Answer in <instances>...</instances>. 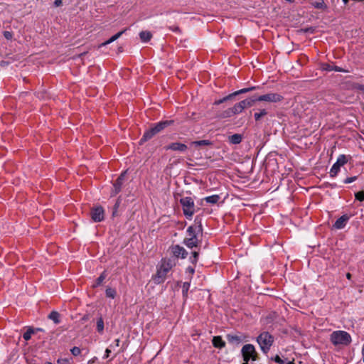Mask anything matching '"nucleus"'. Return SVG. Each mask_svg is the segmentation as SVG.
I'll return each instance as SVG.
<instances>
[{"mask_svg": "<svg viewBox=\"0 0 364 364\" xmlns=\"http://www.w3.org/2000/svg\"><path fill=\"white\" fill-rule=\"evenodd\" d=\"M173 266V263L171 259H162L154 278L155 282L157 284L164 282L168 272L171 269Z\"/></svg>", "mask_w": 364, "mask_h": 364, "instance_id": "1", "label": "nucleus"}, {"mask_svg": "<svg viewBox=\"0 0 364 364\" xmlns=\"http://www.w3.org/2000/svg\"><path fill=\"white\" fill-rule=\"evenodd\" d=\"M330 341L334 346H348L352 339L350 335L345 331H335L330 336Z\"/></svg>", "mask_w": 364, "mask_h": 364, "instance_id": "2", "label": "nucleus"}, {"mask_svg": "<svg viewBox=\"0 0 364 364\" xmlns=\"http://www.w3.org/2000/svg\"><path fill=\"white\" fill-rule=\"evenodd\" d=\"M262 351L267 353L274 343V337L267 331L261 333L257 338Z\"/></svg>", "mask_w": 364, "mask_h": 364, "instance_id": "3", "label": "nucleus"}, {"mask_svg": "<svg viewBox=\"0 0 364 364\" xmlns=\"http://www.w3.org/2000/svg\"><path fill=\"white\" fill-rule=\"evenodd\" d=\"M180 203L183 208V212L187 218H191L195 213V205L191 197H183L181 198Z\"/></svg>", "mask_w": 364, "mask_h": 364, "instance_id": "4", "label": "nucleus"}, {"mask_svg": "<svg viewBox=\"0 0 364 364\" xmlns=\"http://www.w3.org/2000/svg\"><path fill=\"white\" fill-rule=\"evenodd\" d=\"M241 353L245 362L255 361L257 359V353L255 348L252 344L245 345L241 350Z\"/></svg>", "mask_w": 364, "mask_h": 364, "instance_id": "5", "label": "nucleus"}, {"mask_svg": "<svg viewBox=\"0 0 364 364\" xmlns=\"http://www.w3.org/2000/svg\"><path fill=\"white\" fill-rule=\"evenodd\" d=\"M348 162V159L346 155H339L336 163L332 166L329 174L331 177H335L340 171L341 166H344Z\"/></svg>", "mask_w": 364, "mask_h": 364, "instance_id": "6", "label": "nucleus"}, {"mask_svg": "<svg viewBox=\"0 0 364 364\" xmlns=\"http://www.w3.org/2000/svg\"><path fill=\"white\" fill-rule=\"evenodd\" d=\"M259 102H279L283 100V96L278 93L269 92L257 97Z\"/></svg>", "mask_w": 364, "mask_h": 364, "instance_id": "7", "label": "nucleus"}, {"mask_svg": "<svg viewBox=\"0 0 364 364\" xmlns=\"http://www.w3.org/2000/svg\"><path fill=\"white\" fill-rule=\"evenodd\" d=\"M203 228L201 225V221L200 219L196 218L194 220V225L189 226L187 228L186 232L188 235V237H197V235L199 232H202Z\"/></svg>", "mask_w": 364, "mask_h": 364, "instance_id": "8", "label": "nucleus"}, {"mask_svg": "<svg viewBox=\"0 0 364 364\" xmlns=\"http://www.w3.org/2000/svg\"><path fill=\"white\" fill-rule=\"evenodd\" d=\"M90 215L93 221L100 222L105 218L104 209L101 206L94 208L90 212Z\"/></svg>", "mask_w": 364, "mask_h": 364, "instance_id": "9", "label": "nucleus"}, {"mask_svg": "<svg viewBox=\"0 0 364 364\" xmlns=\"http://www.w3.org/2000/svg\"><path fill=\"white\" fill-rule=\"evenodd\" d=\"M171 252L177 258L185 259L188 255L187 251L179 245H173L171 247Z\"/></svg>", "mask_w": 364, "mask_h": 364, "instance_id": "10", "label": "nucleus"}, {"mask_svg": "<svg viewBox=\"0 0 364 364\" xmlns=\"http://www.w3.org/2000/svg\"><path fill=\"white\" fill-rule=\"evenodd\" d=\"M125 176V172L121 173V175L117 178L116 181L113 185V190L112 191V196H115L118 193H119L122 190V187L123 185V181Z\"/></svg>", "mask_w": 364, "mask_h": 364, "instance_id": "11", "label": "nucleus"}, {"mask_svg": "<svg viewBox=\"0 0 364 364\" xmlns=\"http://www.w3.org/2000/svg\"><path fill=\"white\" fill-rule=\"evenodd\" d=\"M350 219V216L345 214L343 215L341 217L338 218L334 224L333 225V228L336 230H341L346 227L348 221Z\"/></svg>", "mask_w": 364, "mask_h": 364, "instance_id": "12", "label": "nucleus"}, {"mask_svg": "<svg viewBox=\"0 0 364 364\" xmlns=\"http://www.w3.org/2000/svg\"><path fill=\"white\" fill-rule=\"evenodd\" d=\"M188 147L185 144L174 142L165 147L166 150H173L180 152H184L187 150Z\"/></svg>", "mask_w": 364, "mask_h": 364, "instance_id": "13", "label": "nucleus"}, {"mask_svg": "<svg viewBox=\"0 0 364 364\" xmlns=\"http://www.w3.org/2000/svg\"><path fill=\"white\" fill-rule=\"evenodd\" d=\"M200 243L198 237H186L183 240V244L188 248H193L197 247Z\"/></svg>", "mask_w": 364, "mask_h": 364, "instance_id": "14", "label": "nucleus"}, {"mask_svg": "<svg viewBox=\"0 0 364 364\" xmlns=\"http://www.w3.org/2000/svg\"><path fill=\"white\" fill-rule=\"evenodd\" d=\"M173 123L172 120H166L159 122L156 124H155L154 126L156 128L157 131L160 132L164 129H165L166 127L171 125Z\"/></svg>", "mask_w": 364, "mask_h": 364, "instance_id": "15", "label": "nucleus"}, {"mask_svg": "<svg viewBox=\"0 0 364 364\" xmlns=\"http://www.w3.org/2000/svg\"><path fill=\"white\" fill-rule=\"evenodd\" d=\"M156 134H154V132L151 128L146 130L144 135L142 136L141 139H140V144H142L143 142H145L149 139H151Z\"/></svg>", "mask_w": 364, "mask_h": 364, "instance_id": "16", "label": "nucleus"}, {"mask_svg": "<svg viewBox=\"0 0 364 364\" xmlns=\"http://www.w3.org/2000/svg\"><path fill=\"white\" fill-rule=\"evenodd\" d=\"M323 69L327 71H336V72H343L346 73L347 70L343 69L341 67L336 66V65H331L329 64H325L323 66Z\"/></svg>", "mask_w": 364, "mask_h": 364, "instance_id": "17", "label": "nucleus"}, {"mask_svg": "<svg viewBox=\"0 0 364 364\" xmlns=\"http://www.w3.org/2000/svg\"><path fill=\"white\" fill-rule=\"evenodd\" d=\"M212 342L213 346L215 348H222L225 346V343L220 336H214Z\"/></svg>", "mask_w": 364, "mask_h": 364, "instance_id": "18", "label": "nucleus"}, {"mask_svg": "<svg viewBox=\"0 0 364 364\" xmlns=\"http://www.w3.org/2000/svg\"><path fill=\"white\" fill-rule=\"evenodd\" d=\"M258 101L257 100V97H251V98H247L244 100H242L241 102L244 107V108L251 107H252L255 103Z\"/></svg>", "mask_w": 364, "mask_h": 364, "instance_id": "19", "label": "nucleus"}, {"mask_svg": "<svg viewBox=\"0 0 364 364\" xmlns=\"http://www.w3.org/2000/svg\"><path fill=\"white\" fill-rule=\"evenodd\" d=\"M229 141L232 144H238L242 141V136L240 134H235L229 136Z\"/></svg>", "mask_w": 364, "mask_h": 364, "instance_id": "20", "label": "nucleus"}, {"mask_svg": "<svg viewBox=\"0 0 364 364\" xmlns=\"http://www.w3.org/2000/svg\"><path fill=\"white\" fill-rule=\"evenodd\" d=\"M220 199V196L219 195H213V196H207L204 198V200L206 201V203H210V204L217 203Z\"/></svg>", "mask_w": 364, "mask_h": 364, "instance_id": "21", "label": "nucleus"}, {"mask_svg": "<svg viewBox=\"0 0 364 364\" xmlns=\"http://www.w3.org/2000/svg\"><path fill=\"white\" fill-rule=\"evenodd\" d=\"M231 108L232 109V112H233L234 115L241 113L245 109L241 101L238 103H236Z\"/></svg>", "mask_w": 364, "mask_h": 364, "instance_id": "22", "label": "nucleus"}, {"mask_svg": "<svg viewBox=\"0 0 364 364\" xmlns=\"http://www.w3.org/2000/svg\"><path fill=\"white\" fill-rule=\"evenodd\" d=\"M139 37L143 42H148L151 40L152 34L149 31H141L139 33Z\"/></svg>", "mask_w": 364, "mask_h": 364, "instance_id": "23", "label": "nucleus"}, {"mask_svg": "<svg viewBox=\"0 0 364 364\" xmlns=\"http://www.w3.org/2000/svg\"><path fill=\"white\" fill-rule=\"evenodd\" d=\"M48 318L52 320L55 324H58L60 321V314L57 311H51L50 314L48 315Z\"/></svg>", "mask_w": 364, "mask_h": 364, "instance_id": "24", "label": "nucleus"}, {"mask_svg": "<svg viewBox=\"0 0 364 364\" xmlns=\"http://www.w3.org/2000/svg\"><path fill=\"white\" fill-rule=\"evenodd\" d=\"M235 96L236 95H235V93L234 92L233 93H231V94H230V95L223 97L222 99H220L218 100L215 101L214 105H220V104H222V103H223V102H226L228 100H232Z\"/></svg>", "mask_w": 364, "mask_h": 364, "instance_id": "25", "label": "nucleus"}, {"mask_svg": "<svg viewBox=\"0 0 364 364\" xmlns=\"http://www.w3.org/2000/svg\"><path fill=\"white\" fill-rule=\"evenodd\" d=\"M192 144L198 146H209L212 144V142L210 140H200V141H194L192 142Z\"/></svg>", "mask_w": 364, "mask_h": 364, "instance_id": "26", "label": "nucleus"}, {"mask_svg": "<svg viewBox=\"0 0 364 364\" xmlns=\"http://www.w3.org/2000/svg\"><path fill=\"white\" fill-rule=\"evenodd\" d=\"M234 114L232 112V108H228V109L223 111V112L220 113V117L221 118H228V117H230L232 116H233Z\"/></svg>", "mask_w": 364, "mask_h": 364, "instance_id": "27", "label": "nucleus"}, {"mask_svg": "<svg viewBox=\"0 0 364 364\" xmlns=\"http://www.w3.org/2000/svg\"><path fill=\"white\" fill-rule=\"evenodd\" d=\"M97 330L100 333H102L104 331V321L102 317L97 321Z\"/></svg>", "mask_w": 364, "mask_h": 364, "instance_id": "28", "label": "nucleus"}, {"mask_svg": "<svg viewBox=\"0 0 364 364\" xmlns=\"http://www.w3.org/2000/svg\"><path fill=\"white\" fill-rule=\"evenodd\" d=\"M267 114L266 109H263L259 111V112H255L254 114V117L256 121H259L262 117L265 116Z\"/></svg>", "mask_w": 364, "mask_h": 364, "instance_id": "29", "label": "nucleus"}, {"mask_svg": "<svg viewBox=\"0 0 364 364\" xmlns=\"http://www.w3.org/2000/svg\"><path fill=\"white\" fill-rule=\"evenodd\" d=\"M227 338L230 343H237L241 341V338L237 336L228 335Z\"/></svg>", "mask_w": 364, "mask_h": 364, "instance_id": "30", "label": "nucleus"}, {"mask_svg": "<svg viewBox=\"0 0 364 364\" xmlns=\"http://www.w3.org/2000/svg\"><path fill=\"white\" fill-rule=\"evenodd\" d=\"M199 252L194 251L192 252V256L190 257L189 259L191 262L193 264H196L198 259Z\"/></svg>", "mask_w": 364, "mask_h": 364, "instance_id": "31", "label": "nucleus"}, {"mask_svg": "<svg viewBox=\"0 0 364 364\" xmlns=\"http://www.w3.org/2000/svg\"><path fill=\"white\" fill-rule=\"evenodd\" d=\"M256 88H257L256 87H250L247 88H243V89H241L240 90L235 92V95H238L240 94H243V93H246V92L255 90Z\"/></svg>", "mask_w": 364, "mask_h": 364, "instance_id": "32", "label": "nucleus"}, {"mask_svg": "<svg viewBox=\"0 0 364 364\" xmlns=\"http://www.w3.org/2000/svg\"><path fill=\"white\" fill-rule=\"evenodd\" d=\"M34 333V331L32 328H28L23 335V338L26 341H28L31 338V335Z\"/></svg>", "mask_w": 364, "mask_h": 364, "instance_id": "33", "label": "nucleus"}, {"mask_svg": "<svg viewBox=\"0 0 364 364\" xmlns=\"http://www.w3.org/2000/svg\"><path fill=\"white\" fill-rule=\"evenodd\" d=\"M106 296L107 297L114 299L116 296V291L112 288H107L105 291Z\"/></svg>", "mask_w": 364, "mask_h": 364, "instance_id": "34", "label": "nucleus"}, {"mask_svg": "<svg viewBox=\"0 0 364 364\" xmlns=\"http://www.w3.org/2000/svg\"><path fill=\"white\" fill-rule=\"evenodd\" d=\"M190 288L189 282H184L182 286V293L183 296H187L188 289Z\"/></svg>", "mask_w": 364, "mask_h": 364, "instance_id": "35", "label": "nucleus"}, {"mask_svg": "<svg viewBox=\"0 0 364 364\" xmlns=\"http://www.w3.org/2000/svg\"><path fill=\"white\" fill-rule=\"evenodd\" d=\"M106 277V274H105V272H102L100 276L96 279V282H95V284L94 285L95 287H97V286H100L102 282L104 281V279H105Z\"/></svg>", "mask_w": 364, "mask_h": 364, "instance_id": "36", "label": "nucleus"}, {"mask_svg": "<svg viewBox=\"0 0 364 364\" xmlns=\"http://www.w3.org/2000/svg\"><path fill=\"white\" fill-rule=\"evenodd\" d=\"M314 6L317 9H324L326 8L325 3L323 0H318L317 1L313 4Z\"/></svg>", "mask_w": 364, "mask_h": 364, "instance_id": "37", "label": "nucleus"}, {"mask_svg": "<svg viewBox=\"0 0 364 364\" xmlns=\"http://www.w3.org/2000/svg\"><path fill=\"white\" fill-rule=\"evenodd\" d=\"M355 197L356 200H358L360 202L364 201V191H358V192L355 193Z\"/></svg>", "mask_w": 364, "mask_h": 364, "instance_id": "38", "label": "nucleus"}, {"mask_svg": "<svg viewBox=\"0 0 364 364\" xmlns=\"http://www.w3.org/2000/svg\"><path fill=\"white\" fill-rule=\"evenodd\" d=\"M70 352L74 356H77L80 355L81 350L79 347L75 346L70 349Z\"/></svg>", "mask_w": 364, "mask_h": 364, "instance_id": "39", "label": "nucleus"}, {"mask_svg": "<svg viewBox=\"0 0 364 364\" xmlns=\"http://www.w3.org/2000/svg\"><path fill=\"white\" fill-rule=\"evenodd\" d=\"M274 361L279 364H294V361H289L287 363H284V361L281 359V358L277 355L274 358Z\"/></svg>", "mask_w": 364, "mask_h": 364, "instance_id": "40", "label": "nucleus"}, {"mask_svg": "<svg viewBox=\"0 0 364 364\" xmlns=\"http://www.w3.org/2000/svg\"><path fill=\"white\" fill-rule=\"evenodd\" d=\"M357 179V176L348 177L344 180V183H350Z\"/></svg>", "mask_w": 364, "mask_h": 364, "instance_id": "41", "label": "nucleus"}, {"mask_svg": "<svg viewBox=\"0 0 364 364\" xmlns=\"http://www.w3.org/2000/svg\"><path fill=\"white\" fill-rule=\"evenodd\" d=\"M57 363L58 364H68L70 360L68 358H59L58 359Z\"/></svg>", "mask_w": 364, "mask_h": 364, "instance_id": "42", "label": "nucleus"}, {"mask_svg": "<svg viewBox=\"0 0 364 364\" xmlns=\"http://www.w3.org/2000/svg\"><path fill=\"white\" fill-rule=\"evenodd\" d=\"M114 42V41L110 38L109 39H108L107 41H105L104 43H102L99 47H103V46H105L111 43Z\"/></svg>", "mask_w": 364, "mask_h": 364, "instance_id": "43", "label": "nucleus"}, {"mask_svg": "<svg viewBox=\"0 0 364 364\" xmlns=\"http://www.w3.org/2000/svg\"><path fill=\"white\" fill-rule=\"evenodd\" d=\"M126 31H127V29H124L122 31L118 32L115 35H114L115 37V39L117 40Z\"/></svg>", "mask_w": 364, "mask_h": 364, "instance_id": "44", "label": "nucleus"}, {"mask_svg": "<svg viewBox=\"0 0 364 364\" xmlns=\"http://www.w3.org/2000/svg\"><path fill=\"white\" fill-rule=\"evenodd\" d=\"M355 88L360 90L364 94V85H357Z\"/></svg>", "mask_w": 364, "mask_h": 364, "instance_id": "45", "label": "nucleus"}, {"mask_svg": "<svg viewBox=\"0 0 364 364\" xmlns=\"http://www.w3.org/2000/svg\"><path fill=\"white\" fill-rule=\"evenodd\" d=\"M186 271L188 272H189L191 274H193L194 272H195V269L193 267H188L187 269H186Z\"/></svg>", "mask_w": 364, "mask_h": 364, "instance_id": "46", "label": "nucleus"}, {"mask_svg": "<svg viewBox=\"0 0 364 364\" xmlns=\"http://www.w3.org/2000/svg\"><path fill=\"white\" fill-rule=\"evenodd\" d=\"M110 353H111V350L109 348H107L105 350V354L104 355V358H109Z\"/></svg>", "mask_w": 364, "mask_h": 364, "instance_id": "47", "label": "nucleus"}, {"mask_svg": "<svg viewBox=\"0 0 364 364\" xmlns=\"http://www.w3.org/2000/svg\"><path fill=\"white\" fill-rule=\"evenodd\" d=\"M169 28L171 30H172L173 31H174V32H180L181 31V30H180L178 26L170 27Z\"/></svg>", "mask_w": 364, "mask_h": 364, "instance_id": "48", "label": "nucleus"}, {"mask_svg": "<svg viewBox=\"0 0 364 364\" xmlns=\"http://www.w3.org/2000/svg\"><path fill=\"white\" fill-rule=\"evenodd\" d=\"M63 3V0H55L54 4L55 6H60Z\"/></svg>", "mask_w": 364, "mask_h": 364, "instance_id": "49", "label": "nucleus"}, {"mask_svg": "<svg viewBox=\"0 0 364 364\" xmlns=\"http://www.w3.org/2000/svg\"><path fill=\"white\" fill-rule=\"evenodd\" d=\"M4 37H5L6 38H7V39H9L10 38H11V33H10V32H9V31H5V32H4Z\"/></svg>", "mask_w": 364, "mask_h": 364, "instance_id": "50", "label": "nucleus"}, {"mask_svg": "<svg viewBox=\"0 0 364 364\" xmlns=\"http://www.w3.org/2000/svg\"><path fill=\"white\" fill-rule=\"evenodd\" d=\"M151 128L153 129V131L154 132V134H156L159 133V132L157 131L156 128L154 126L151 127Z\"/></svg>", "mask_w": 364, "mask_h": 364, "instance_id": "51", "label": "nucleus"}, {"mask_svg": "<svg viewBox=\"0 0 364 364\" xmlns=\"http://www.w3.org/2000/svg\"><path fill=\"white\" fill-rule=\"evenodd\" d=\"M114 342H115L116 346H119L120 340L119 338L116 339L114 341Z\"/></svg>", "mask_w": 364, "mask_h": 364, "instance_id": "52", "label": "nucleus"}, {"mask_svg": "<svg viewBox=\"0 0 364 364\" xmlns=\"http://www.w3.org/2000/svg\"><path fill=\"white\" fill-rule=\"evenodd\" d=\"M119 205V202L117 201L114 205V209L117 210Z\"/></svg>", "mask_w": 364, "mask_h": 364, "instance_id": "53", "label": "nucleus"}, {"mask_svg": "<svg viewBox=\"0 0 364 364\" xmlns=\"http://www.w3.org/2000/svg\"><path fill=\"white\" fill-rule=\"evenodd\" d=\"M346 278H347L348 279H351V274H350V273H347V274H346Z\"/></svg>", "mask_w": 364, "mask_h": 364, "instance_id": "54", "label": "nucleus"}, {"mask_svg": "<svg viewBox=\"0 0 364 364\" xmlns=\"http://www.w3.org/2000/svg\"><path fill=\"white\" fill-rule=\"evenodd\" d=\"M111 38H112L114 41H116L114 36H112L111 37Z\"/></svg>", "mask_w": 364, "mask_h": 364, "instance_id": "55", "label": "nucleus"}, {"mask_svg": "<svg viewBox=\"0 0 364 364\" xmlns=\"http://www.w3.org/2000/svg\"><path fill=\"white\" fill-rule=\"evenodd\" d=\"M362 353H364V343H363V348H362Z\"/></svg>", "mask_w": 364, "mask_h": 364, "instance_id": "56", "label": "nucleus"}, {"mask_svg": "<svg viewBox=\"0 0 364 364\" xmlns=\"http://www.w3.org/2000/svg\"><path fill=\"white\" fill-rule=\"evenodd\" d=\"M87 317L84 316V317L82 318V320H87Z\"/></svg>", "mask_w": 364, "mask_h": 364, "instance_id": "57", "label": "nucleus"}, {"mask_svg": "<svg viewBox=\"0 0 364 364\" xmlns=\"http://www.w3.org/2000/svg\"><path fill=\"white\" fill-rule=\"evenodd\" d=\"M46 364H52V363H50V362H47V363H46Z\"/></svg>", "mask_w": 364, "mask_h": 364, "instance_id": "58", "label": "nucleus"}, {"mask_svg": "<svg viewBox=\"0 0 364 364\" xmlns=\"http://www.w3.org/2000/svg\"><path fill=\"white\" fill-rule=\"evenodd\" d=\"M331 187H333H333H336V184H334V185H331Z\"/></svg>", "mask_w": 364, "mask_h": 364, "instance_id": "59", "label": "nucleus"}, {"mask_svg": "<svg viewBox=\"0 0 364 364\" xmlns=\"http://www.w3.org/2000/svg\"><path fill=\"white\" fill-rule=\"evenodd\" d=\"M309 28L306 29V30H305V32L309 31Z\"/></svg>", "mask_w": 364, "mask_h": 364, "instance_id": "60", "label": "nucleus"}]
</instances>
